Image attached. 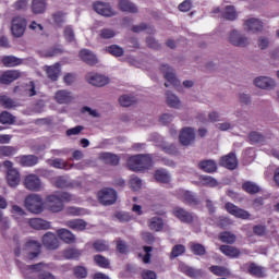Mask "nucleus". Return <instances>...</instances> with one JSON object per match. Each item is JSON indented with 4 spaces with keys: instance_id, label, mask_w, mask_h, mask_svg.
Listing matches in <instances>:
<instances>
[{
    "instance_id": "obj_37",
    "label": "nucleus",
    "mask_w": 279,
    "mask_h": 279,
    "mask_svg": "<svg viewBox=\"0 0 279 279\" xmlns=\"http://www.w3.org/2000/svg\"><path fill=\"white\" fill-rule=\"evenodd\" d=\"M68 228H71V230H76V231H82L86 230V221L82 219H74V220H69L66 222Z\"/></svg>"
},
{
    "instance_id": "obj_58",
    "label": "nucleus",
    "mask_w": 279,
    "mask_h": 279,
    "mask_svg": "<svg viewBox=\"0 0 279 279\" xmlns=\"http://www.w3.org/2000/svg\"><path fill=\"white\" fill-rule=\"evenodd\" d=\"M182 199L185 204H197V197L189 191L183 192Z\"/></svg>"
},
{
    "instance_id": "obj_24",
    "label": "nucleus",
    "mask_w": 279,
    "mask_h": 279,
    "mask_svg": "<svg viewBox=\"0 0 279 279\" xmlns=\"http://www.w3.org/2000/svg\"><path fill=\"white\" fill-rule=\"evenodd\" d=\"M20 77L21 72H19L17 70H9L0 76V83L12 84V82H15V80H19Z\"/></svg>"
},
{
    "instance_id": "obj_50",
    "label": "nucleus",
    "mask_w": 279,
    "mask_h": 279,
    "mask_svg": "<svg viewBox=\"0 0 279 279\" xmlns=\"http://www.w3.org/2000/svg\"><path fill=\"white\" fill-rule=\"evenodd\" d=\"M0 123L3 125H12L14 123V116L8 111L2 112L0 114Z\"/></svg>"
},
{
    "instance_id": "obj_64",
    "label": "nucleus",
    "mask_w": 279,
    "mask_h": 279,
    "mask_svg": "<svg viewBox=\"0 0 279 279\" xmlns=\"http://www.w3.org/2000/svg\"><path fill=\"white\" fill-rule=\"evenodd\" d=\"M93 245H94V248L96 250V252H106V250H108V244H106L101 240L94 242Z\"/></svg>"
},
{
    "instance_id": "obj_36",
    "label": "nucleus",
    "mask_w": 279,
    "mask_h": 279,
    "mask_svg": "<svg viewBox=\"0 0 279 279\" xmlns=\"http://www.w3.org/2000/svg\"><path fill=\"white\" fill-rule=\"evenodd\" d=\"M2 64L8 68L19 66L20 64H23V60L14 56H4L2 57Z\"/></svg>"
},
{
    "instance_id": "obj_43",
    "label": "nucleus",
    "mask_w": 279,
    "mask_h": 279,
    "mask_svg": "<svg viewBox=\"0 0 279 279\" xmlns=\"http://www.w3.org/2000/svg\"><path fill=\"white\" fill-rule=\"evenodd\" d=\"M219 240L222 243H228L229 245H232L233 243H236V235L231 232H222L219 235Z\"/></svg>"
},
{
    "instance_id": "obj_63",
    "label": "nucleus",
    "mask_w": 279,
    "mask_h": 279,
    "mask_svg": "<svg viewBox=\"0 0 279 279\" xmlns=\"http://www.w3.org/2000/svg\"><path fill=\"white\" fill-rule=\"evenodd\" d=\"M180 12H190L191 8H193V1L185 0L182 3L179 4Z\"/></svg>"
},
{
    "instance_id": "obj_52",
    "label": "nucleus",
    "mask_w": 279,
    "mask_h": 279,
    "mask_svg": "<svg viewBox=\"0 0 279 279\" xmlns=\"http://www.w3.org/2000/svg\"><path fill=\"white\" fill-rule=\"evenodd\" d=\"M99 36L104 40H108L110 38H114L117 36V32H114V29H112V28H101L99 31Z\"/></svg>"
},
{
    "instance_id": "obj_51",
    "label": "nucleus",
    "mask_w": 279,
    "mask_h": 279,
    "mask_svg": "<svg viewBox=\"0 0 279 279\" xmlns=\"http://www.w3.org/2000/svg\"><path fill=\"white\" fill-rule=\"evenodd\" d=\"M209 271H211V274H214L215 276H229L230 275V270H228L223 266H211L209 268Z\"/></svg>"
},
{
    "instance_id": "obj_30",
    "label": "nucleus",
    "mask_w": 279,
    "mask_h": 279,
    "mask_svg": "<svg viewBox=\"0 0 279 279\" xmlns=\"http://www.w3.org/2000/svg\"><path fill=\"white\" fill-rule=\"evenodd\" d=\"M118 7L122 12H130L131 14H136V12H138L136 5L130 0H119Z\"/></svg>"
},
{
    "instance_id": "obj_59",
    "label": "nucleus",
    "mask_w": 279,
    "mask_h": 279,
    "mask_svg": "<svg viewBox=\"0 0 279 279\" xmlns=\"http://www.w3.org/2000/svg\"><path fill=\"white\" fill-rule=\"evenodd\" d=\"M191 250L196 256H204L206 254V247L202 244H192Z\"/></svg>"
},
{
    "instance_id": "obj_33",
    "label": "nucleus",
    "mask_w": 279,
    "mask_h": 279,
    "mask_svg": "<svg viewBox=\"0 0 279 279\" xmlns=\"http://www.w3.org/2000/svg\"><path fill=\"white\" fill-rule=\"evenodd\" d=\"M148 228L154 232H160L165 228V221L160 217H153L148 220Z\"/></svg>"
},
{
    "instance_id": "obj_9",
    "label": "nucleus",
    "mask_w": 279,
    "mask_h": 279,
    "mask_svg": "<svg viewBox=\"0 0 279 279\" xmlns=\"http://www.w3.org/2000/svg\"><path fill=\"white\" fill-rule=\"evenodd\" d=\"M253 84L262 90H274L276 88V80L269 76H257L254 78Z\"/></svg>"
},
{
    "instance_id": "obj_46",
    "label": "nucleus",
    "mask_w": 279,
    "mask_h": 279,
    "mask_svg": "<svg viewBox=\"0 0 279 279\" xmlns=\"http://www.w3.org/2000/svg\"><path fill=\"white\" fill-rule=\"evenodd\" d=\"M242 189L243 191H245L246 193H250L251 195L254 194V193H258V191H260V187L254 183V182H245L243 185H242Z\"/></svg>"
},
{
    "instance_id": "obj_14",
    "label": "nucleus",
    "mask_w": 279,
    "mask_h": 279,
    "mask_svg": "<svg viewBox=\"0 0 279 279\" xmlns=\"http://www.w3.org/2000/svg\"><path fill=\"white\" fill-rule=\"evenodd\" d=\"M24 186L25 189H28V191H40L43 189V183L37 175L29 174L24 180Z\"/></svg>"
},
{
    "instance_id": "obj_12",
    "label": "nucleus",
    "mask_w": 279,
    "mask_h": 279,
    "mask_svg": "<svg viewBox=\"0 0 279 279\" xmlns=\"http://www.w3.org/2000/svg\"><path fill=\"white\" fill-rule=\"evenodd\" d=\"M179 141L181 145L189 147V145H193L195 143V130L193 128H184L182 129Z\"/></svg>"
},
{
    "instance_id": "obj_18",
    "label": "nucleus",
    "mask_w": 279,
    "mask_h": 279,
    "mask_svg": "<svg viewBox=\"0 0 279 279\" xmlns=\"http://www.w3.org/2000/svg\"><path fill=\"white\" fill-rule=\"evenodd\" d=\"M244 29L245 32H253V34H256V32H263V22L256 17L247 19L244 22Z\"/></svg>"
},
{
    "instance_id": "obj_34",
    "label": "nucleus",
    "mask_w": 279,
    "mask_h": 279,
    "mask_svg": "<svg viewBox=\"0 0 279 279\" xmlns=\"http://www.w3.org/2000/svg\"><path fill=\"white\" fill-rule=\"evenodd\" d=\"M32 10L34 14H45L47 11V1L45 0H33Z\"/></svg>"
},
{
    "instance_id": "obj_29",
    "label": "nucleus",
    "mask_w": 279,
    "mask_h": 279,
    "mask_svg": "<svg viewBox=\"0 0 279 279\" xmlns=\"http://www.w3.org/2000/svg\"><path fill=\"white\" fill-rule=\"evenodd\" d=\"M26 250L28 251V258H36L40 254V243L38 241H28L26 243Z\"/></svg>"
},
{
    "instance_id": "obj_5",
    "label": "nucleus",
    "mask_w": 279,
    "mask_h": 279,
    "mask_svg": "<svg viewBox=\"0 0 279 279\" xmlns=\"http://www.w3.org/2000/svg\"><path fill=\"white\" fill-rule=\"evenodd\" d=\"M160 71L163 73V77L166 80V88H169V86H173L175 88L180 85V80L175 76V70L169 66V64H161Z\"/></svg>"
},
{
    "instance_id": "obj_54",
    "label": "nucleus",
    "mask_w": 279,
    "mask_h": 279,
    "mask_svg": "<svg viewBox=\"0 0 279 279\" xmlns=\"http://www.w3.org/2000/svg\"><path fill=\"white\" fill-rule=\"evenodd\" d=\"M186 252V247L182 244H177L172 247L171 258H178V256H182Z\"/></svg>"
},
{
    "instance_id": "obj_22",
    "label": "nucleus",
    "mask_w": 279,
    "mask_h": 279,
    "mask_svg": "<svg viewBox=\"0 0 279 279\" xmlns=\"http://www.w3.org/2000/svg\"><path fill=\"white\" fill-rule=\"evenodd\" d=\"M166 104L169 108H174L175 110H180L182 108V100L178 97V95L171 93L170 90L166 92Z\"/></svg>"
},
{
    "instance_id": "obj_55",
    "label": "nucleus",
    "mask_w": 279,
    "mask_h": 279,
    "mask_svg": "<svg viewBox=\"0 0 279 279\" xmlns=\"http://www.w3.org/2000/svg\"><path fill=\"white\" fill-rule=\"evenodd\" d=\"M107 51L111 56H116V58H121V56H123V48H121L120 46H117V45L109 46L107 48Z\"/></svg>"
},
{
    "instance_id": "obj_47",
    "label": "nucleus",
    "mask_w": 279,
    "mask_h": 279,
    "mask_svg": "<svg viewBox=\"0 0 279 279\" xmlns=\"http://www.w3.org/2000/svg\"><path fill=\"white\" fill-rule=\"evenodd\" d=\"M202 184L204 186H210L211 189H215L219 183L215 180V178L210 175H201L199 178Z\"/></svg>"
},
{
    "instance_id": "obj_41",
    "label": "nucleus",
    "mask_w": 279,
    "mask_h": 279,
    "mask_svg": "<svg viewBox=\"0 0 279 279\" xmlns=\"http://www.w3.org/2000/svg\"><path fill=\"white\" fill-rule=\"evenodd\" d=\"M119 104L123 108H130V106H134V104H136V98H134V96H130V95H122L119 98Z\"/></svg>"
},
{
    "instance_id": "obj_21",
    "label": "nucleus",
    "mask_w": 279,
    "mask_h": 279,
    "mask_svg": "<svg viewBox=\"0 0 279 279\" xmlns=\"http://www.w3.org/2000/svg\"><path fill=\"white\" fill-rule=\"evenodd\" d=\"M7 182L9 186H12L13 189L21 184V173H19V170H16V168H11L8 170Z\"/></svg>"
},
{
    "instance_id": "obj_16",
    "label": "nucleus",
    "mask_w": 279,
    "mask_h": 279,
    "mask_svg": "<svg viewBox=\"0 0 279 279\" xmlns=\"http://www.w3.org/2000/svg\"><path fill=\"white\" fill-rule=\"evenodd\" d=\"M220 167H226V169H230L231 171L236 169V167H239L236 155H234V153H230L229 155L221 157Z\"/></svg>"
},
{
    "instance_id": "obj_32",
    "label": "nucleus",
    "mask_w": 279,
    "mask_h": 279,
    "mask_svg": "<svg viewBox=\"0 0 279 279\" xmlns=\"http://www.w3.org/2000/svg\"><path fill=\"white\" fill-rule=\"evenodd\" d=\"M51 21L57 27H62L66 23V13L64 11H56L51 14Z\"/></svg>"
},
{
    "instance_id": "obj_48",
    "label": "nucleus",
    "mask_w": 279,
    "mask_h": 279,
    "mask_svg": "<svg viewBox=\"0 0 279 279\" xmlns=\"http://www.w3.org/2000/svg\"><path fill=\"white\" fill-rule=\"evenodd\" d=\"M16 151H19V148L14 146H0V156H5V157L14 156Z\"/></svg>"
},
{
    "instance_id": "obj_11",
    "label": "nucleus",
    "mask_w": 279,
    "mask_h": 279,
    "mask_svg": "<svg viewBox=\"0 0 279 279\" xmlns=\"http://www.w3.org/2000/svg\"><path fill=\"white\" fill-rule=\"evenodd\" d=\"M226 210L228 211L229 215H232L233 217H236V219H244L247 220L250 219V217H252V215L250 214V211L242 209L240 207H238L236 205L232 204V203H227L225 205Z\"/></svg>"
},
{
    "instance_id": "obj_60",
    "label": "nucleus",
    "mask_w": 279,
    "mask_h": 279,
    "mask_svg": "<svg viewBox=\"0 0 279 279\" xmlns=\"http://www.w3.org/2000/svg\"><path fill=\"white\" fill-rule=\"evenodd\" d=\"M51 166L54 167V169H71V167H69V163H66V161H64L63 159L52 160Z\"/></svg>"
},
{
    "instance_id": "obj_15",
    "label": "nucleus",
    "mask_w": 279,
    "mask_h": 279,
    "mask_svg": "<svg viewBox=\"0 0 279 279\" xmlns=\"http://www.w3.org/2000/svg\"><path fill=\"white\" fill-rule=\"evenodd\" d=\"M173 215L177 217V219L181 220L182 223H193V220L195 219L193 214L182 207H175L173 209Z\"/></svg>"
},
{
    "instance_id": "obj_13",
    "label": "nucleus",
    "mask_w": 279,
    "mask_h": 279,
    "mask_svg": "<svg viewBox=\"0 0 279 279\" xmlns=\"http://www.w3.org/2000/svg\"><path fill=\"white\" fill-rule=\"evenodd\" d=\"M93 9L97 14H100L101 16H117V11L110 7L109 3L106 2H96L93 5Z\"/></svg>"
},
{
    "instance_id": "obj_27",
    "label": "nucleus",
    "mask_w": 279,
    "mask_h": 279,
    "mask_svg": "<svg viewBox=\"0 0 279 279\" xmlns=\"http://www.w3.org/2000/svg\"><path fill=\"white\" fill-rule=\"evenodd\" d=\"M54 184L57 189H69L70 186L72 189H77L82 186V183L80 181H73L72 183H69V181L64 177H58Z\"/></svg>"
},
{
    "instance_id": "obj_10",
    "label": "nucleus",
    "mask_w": 279,
    "mask_h": 279,
    "mask_svg": "<svg viewBox=\"0 0 279 279\" xmlns=\"http://www.w3.org/2000/svg\"><path fill=\"white\" fill-rule=\"evenodd\" d=\"M86 82L90 84L92 86H106L110 83V78H108L106 75H101L98 73L89 72L85 76Z\"/></svg>"
},
{
    "instance_id": "obj_62",
    "label": "nucleus",
    "mask_w": 279,
    "mask_h": 279,
    "mask_svg": "<svg viewBox=\"0 0 279 279\" xmlns=\"http://www.w3.org/2000/svg\"><path fill=\"white\" fill-rule=\"evenodd\" d=\"M130 185L133 191H140L141 186H143V181L138 177H133L130 180Z\"/></svg>"
},
{
    "instance_id": "obj_28",
    "label": "nucleus",
    "mask_w": 279,
    "mask_h": 279,
    "mask_svg": "<svg viewBox=\"0 0 279 279\" xmlns=\"http://www.w3.org/2000/svg\"><path fill=\"white\" fill-rule=\"evenodd\" d=\"M80 58L83 60V62H86V64H89V66H94V64H97V57L93 51L88 49H83L80 51Z\"/></svg>"
},
{
    "instance_id": "obj_31",
    "label": "nucleus",
    "mask_w": 279,
    "mask_h": 279,
    "mask_svg": "<svg viewBox=\"0 0 279 279\" xmlns=\"http://www.w3.org/2000/svg\"><path fill=\"white\" fill-rule=\"evenodd\" d=\"M58 236L63 241L64 243L71 244L75 243V234H73L68 229H59L57 231Z\"/></svg>"
},
{
    "instance_id": "obj_35",
    "label": "nucleus",
    "mask_w": 279,
    "mask_h": 279,
    "mask_svg": "<svg viewBox=\"0 0 279 279\" xmlns=\"http://www.w3.org/2000/svg\"><path fill=\"white\" fill-rule=\"evenodd\" d=\"M220 252L225 254V256H229L230 258H236L241 256V251L234 246L230 245H221L220 246Z\"/></svg>"
},
{
    "instance_id": "obj_26",
    "label": "nucleus",
    "mask_w": 279,
    "mask_h": 279,
    "mask_svg": "<svg viewBox=\"0 0 279 279\" xmlns=\"http://www.w3.org/2000/svg\"><path fill=\"white\" fill-rule=\"evenodd\" d=\"M31 228H34V230H50L51 229V222L40 219V218H33L29 220Z\"/></svg>"
},
{
    "instance_id": "obj_3",
    "label": "nucleus",
    "mask_w": 279,
    "mask_h": 279,
    "mask_svg": "<svg viewBox=\"0 0 279 279\" xmlns=\"http://www.w3.org/2000/svg\"><path fill=\"white\" fill-rule=\"evenodd\" d=\"M126 165L131 171H145L153 167L154 160L151 155H135L128 159Z\"/></svg>"
},
{
    "instance_id": "obj_45",
    "label": "nucleus",
    "mask_w": 279,
    "mask_h": 279,
    "mask_svg": "<svg viewBox=\"0 0 279 279\" xmlns=\"http://www.w3.org/2000/svg\"><path fill=\"white\" fill-rule=\"evenodd\" d=\"M0 104L3 106V108H16L19 106V102L14 101L12 98L8 96H0Z\"/></svg>"
},
{
    "instance_id": "obj_25",
    "label": "nucleus",
    "mask_w": 279,
    "mask_h": 279,
    "mask_svg": "<svg viewBox=\"0 0 279 279\" xmlns=\"http://www.w3.org/2000/svg\"><path fill=\"white\" fill-rule=\"evenodd\" d=\"M198 169L205 173H215L217 171V161L213 159H205L198 162Z\"/></svg>"
},
{
    "instance_id": "obj_39",
    "label": "nucleus",
    "mask_w": 279,
    "mask_h": 279,
    "mask_svg": "<svg viewBox=\"0 0 279 279\" xmlns=\"http://www.w3.org/2000/svg\"><path fill=\"white\" fill-rule=\"evenodd\" d=\"M155 180L162 184H168V182H171V175L166 170H157L155 172Z\"/></svg>"
},
{
    "instance_id": "obj_56",
    "label": "nucleus",
    "mask_w": 279,
    "mask_h": 279,
    "mask_svg": "<svg viewBox=\"0 0 279 279\" xmlns=\"http://www.w3.org/2000/svg\"><path fill=\"white\" fill-rule=\"evenodd\" d=\"M238 99L242 106H250V104H252V96H250L247 93H239Z\"/></svg>"
},
{
    "instance_id": "obj_20",
    "label": "nucleus",
    "mask_w": 279,
    "mask_h": 279,
    "mask_svg": "<svg viewBox=\"0 0 279 279\" xmlns=\"http://www.w3.org/2000/svg\"><path fill=\"white\" fill-rule=\"evenodd\" d=\"M54 99L57 104H71L75 97L73 96V93L66 90V89H60L54 94Z\"/></svg>"
},
{
    "instance_id": "obj_19",
    "label": "nucleus",
    "mask_w": 279,
    "mask_h": 279,
    "mask_svg": "<svg viewBox=\"0 0 279 279\" xmlns=\"http://www.w3.org/2000/svg\"><path fill=\"white\" fill-rule=\"evenodd\" d=\"M44 71L51 82H58V77H60V73L62 70L60 69V63H54L53 65H45Z\"/></svg>"
},
{
    "instance_id": "obj_44",
    "label": "nucleus",
    "mask_w": 279,
    "mask_h": 279,
    "mask_svg": "<svg viewBox=\"0 0 279 279\" xmlns=\"http://www.w3.org/2000/svg\"><path fill=\"white\" fill-rule=\"evenodd\" d=\"M158 147H160L162 149V151H165L166 154H171L172 156L178 154V148L175 147V145L173 144H167V142H161L159 144H157Z\"/></svg>"
},
{
    "instance_id": "obj_38",
    "label": "nucleus",
    "mask_w": 279,
    "mask_h": 279,
    "mask_svg": "<svg viewBox=\"0 0 279 279\" xmlns=\"http://www.w3.org/2000/svg\"><path fill=\"white\" fill-rule=\"evenodd\" d=\"M236 10L232 5H227L222 12V19L227 21H236Z\"/></svg>"
},
{
    "instance_id": "obj_2",
    "label": "nucleus",
    "mask_w": 279,
    "mask_h": 279,
    "mask_svg": "<svg viewBox=\"0 0 279 279\" xmlns=\"http://www.w3.org/2000/svg\"><path fill=\"white\" fill-rule=\"evenodd\" d=\"M64 202H73V195L66 192H57L47 196L46 206L51 213H60L64 208Z\"/></svg>"
},
{
    "instance_id": "obj_8",
    "label": "nucleus",
    "mask_w": 279,
    "mask_h": 279,
    "mask_svg": "<svg viewBox=\"0 0 279 279\" xmlns=\"http://www.w3.org/2000/svg\"><path fill=\"white\" fill-rule=\"evenodd\" d=\"M27 27V20L21 16H16L12 20L11 32L15 38H21L25 34Z\"/></svg>"
},
{
    "instance_id": "obj_6",
    "label": "nucleus",
    "mask_w": 279,
    "mask_h": 279,
    "mask_svg": "<svg viewBox=\"0 0 279 279\" xmlns=\"http://www.w3.org/2000/svg\"><path fill=\"white\" fill-rule=\"evenodd\" d=\"M227 40L233 47H247L250 45V38L236 29L229 32Z\"/></svg>"
},
{
    "instance_id": "obj_7",
    "label": "nucleus",
    "mask_w": 279,
    "mask_h": 279,
    "mask_svg": "<svg viewBox=\"0 0 279 279\" xmlns=\"http://www.w3.org/2000/svg\"><path fill=\"white\" fill-rule=\"evenodd\" d=\"M98 201L102 206H112L117 202V191L110 187L100 190L98 192Z\"/></svg>"
},
{
    "instance_id": "obj_1",
    "label": "nucleus",
    "mask_w": 279,
    "mask_h": 279,
    "mask_svg": "<svg viewBox=\"0 0 279 279\" xmlns=\"http://www.w3.org/2000/svg\"><path fill=\"white\" fill-rule=\"evenodd\" d=\"M51 269L49 264L39 263L35 265L25 266L22 268V274H24V278L34 279L36 276L38 279H56L53 274L47 271Z\"/></svg>"
},
{
    "instance_id": "obj_61",
    "label": "nucleus",
    "mask_w": 279,
    "mask_h": 279,
    "mask_svg": "<svg viewBox=\"0 0 279 279\" xmlns=\"http://www.w3.org/2000/svg\"><path fill=\"white\" fill-rule=\"evenodd\" d=\"M248 138L251 143H263L265 141V136L258 132H251Z\"/></svg>"
},
{
    "instance_id": "obj_23",
    "label": "nucleus",
    "mask_w": 279,
    "mask_h": 279,
    "mask_svg": "<svg viewBox=\"0 0 279 279\" xmlns=\"http://www.w3.org/2000/svg\"><path fill=\"white\" fill-rule=\"evenodd\" d=\"M16 162L22 167H34L38 165V157L34 155H23L15 158Z\"/></svg>"
},
{
    "instance_id": "obj_40",
    "label": "nucleus",
    "mask_w": 279,
    "mask_h": 279,
    "mask_svg": "<svg viewBox=\"0 0 279 279\" xmlns=\"http://www.w3.org/2000/svg\"><path fill=\"white\" fill-rule=\"evenodd\" d=\"M248 274H251V276H255L256 278H263L265 276V268L256 264H251L248 267Z\"/></svg>"
},
{
    "instance_id": "obj_57",
    "label": "nucleus",
    "mask_w": 279,
    "mask_h": 279,
    "mask_svg": "<svg viewBox=\"0 0 279 279\" xmlns=\"http://www.w3.org/2000/svg\"><path fill=\"white\" fill-rule=\"evenodd\" d=\"M94 260L96 263V265H98V267H109L110 266V260H108V258L101 256V255H96L94 256Z\"/></svg>"
},
{
    "instance_id": "obj_49",
    "label": "nucleus",
    "mask_w": 279,
    "mask_h": 279,
    "mask_svg": "<svg viewBox=\"0 0 279 279\" xmlns=\"http://www.w3.org/2000/svg\"><path fill=\"white\" fill-rule=\"evenodd\" d=\"M100 158L105 160V162H109V165H119V157L117 155H112L110 153H102Z\"/></svg>"
},
{
    "instance_id": "obj_4",
    "label": "nucleus",
    "mask_w": 279,
    "mask_h": 279,
    "mask_svg": "<svg viewBox=\"0 0 279 279\" xmlns=\"http://www.w3.org/2000/svg\"><path fill=\"white\" fill-rule=\"evenodd\" d=\"M43 197L38 194H31L25 198V208L33 213L34 215H40L43 211Z\"/></svg>"
},
{
    "instance_id": "obj_42",
    "label": "nucleus",
    "mask_w": 279,
    "mask_h": 279,
    "mask_svg": "<svg viewBox=\"0 0 279 279\" xmlns=\"http://www.w3.org/2000/svg\"><path fill=\"white\" fill-rule=\"evenodd\" d=\"M63 38L66 43H75V31L73 29V26L66 25L63 28Z\"/></svg>"
},
{
    "instance_id": "obj_17",
    "label": "nucleus",
    "mask_w": 279,
    "mask_h": 279,
    "mask_svg": "<svg viewBox=\"0 0 279 279\" xmlns=\"http://www.w3.org/2000/svg\"><path fill=\"white\" fill-rule=\"evenodd\" d=\"M43 245L47 247V250H58V247H60V241H58V236L52 232H48L43 236Z\"/></svg>"
},
{
    "instance_id": "obj_53",
    "label": "nucleus",
    "mask_w": 279,
    "mask_h": 279,
    "mask_svg": "<svg viewBox=\"0 0 279 279\" xmlns=\"http://www.w3.org/2000/svg\"><path fill=\"white\" fill-rule=\"evenodd\" d=\"M63 256L68 259L80 258L82 252L77 248H68L64 251Z\"/></svg>"
}]
</instances>
